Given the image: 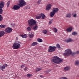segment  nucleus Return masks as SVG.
Segmentation results:
<instances>
[{
    "mask_svg": "<svg viewBox=\"0 0 79 79\" xmlns=\"http://www.w3.org/2000/svg\"><path fill=\"white\" fill-rule=\"evenodd\" d=\"M16 40H18V38L16 37Z\"/></svg>",
    "mask_w": 79,
    "mask_h": 79,
    "instance_id": "obj_50",
    "label": "nucleus"
},
{
    "mask_svg": "<svg viewBox=\"0 0 79 79\" xmlns=\"http://www.w3.org/2000/svg\"><path fill=\"white\" fill-rule=\"evenodd\" d=\"M28 36L30 38H33L34 36V34L31 33V34H29Z\"/></svg>",
    "mask_w": 79,
    "mask_h": 79,
    "instance_id": "obj_20",
    "label": "nucleus"
},
{
    "mask_svg": "<svg viewBox=\"0 0 79 79\" xmlns=\"http://www.w3.org/2000/svg\"><path fill=\"white\" fill-rule=\"evenodd\" d=\"M70 16H71V15L70 14Z\"/></svg>",
    "mask_w": 79,
    "mask_h": 79,
    "instance_id": "obj_53",
    "label": "nucleus"
},
{
    "mask_svg": "<svg viewBox=\"0 0 79 79\" xmlns=\"http://www.w3.org/2000/svg\"><path fill=\"white\" fill-rule=\"evenodd\" d=\"M52 61L53 63H56L57 64H60L63 62V59L55 56L53 57V59H52Z\"/></svg>",
    "mask_w": 79,
    "mask_h": 79,
    "instance_id": "obj_2",
    "label": "nucleus"
},
{
    "mask_svg": "<svg viewBox=\"0 0 79 79\" xmlns=\"http://www.w3.org/2000/svg\"><path fill=\"white\" fill-rule=\"evenodd\" d=\"M41 70H42V69L41 68H39V69H37L36 70V72H38L40 71H41Z\"/></svg>",
    "mask_w": 79,
    "mask_h": 79,
    "instance_id": "obj_30",
    "label": "nucleus"
},
{
    "mask_svg": "<svg viewBox=\"0 0 79 79\" xmlns=\"http://www.w3.org/2000/svg\"><path fill=\"white\" fill-rule=\"evenodd\" d=\"M56 48V47L55 46H49L48 49V52L52 53V52L55 51V48Z\"/></svg>",
    "mask_w": 79,
    "mask_h": 79,
    "instance_id": "obj_5",
    "label": "nucleus"
},
{
    "mask_svg": "<svg viewBox=\"0 0 79 79\" xmlns=\"http://www.w3.org/2000/svg\"><path fill=\"white\" fill-rule=\"evenodd\" d=\"M66 31L67 32H69V27L68 28H67L66 30Z\"/></svg>",
    "mask_w": 79,
    "mask_h": 79,
    "instance_id": "obj_38",
    "label": "nucleus"
},
{
    "mask_svg": "<svg viewBox=\"0 0 79 79\" xmlns=\"http://www.w3.org/2000/svg\"><path fill=\"white\" fill-rule=\"evenodd\" d=\"M2 71H3V69H2Z\"/></svg>",
    "mask_w": 79,
    "mask_h": 79,
    "instance_id": "obj_54",
    "label": "nucleus"
},
{
    "mask_svg": "<svg viewBox=\"0 0 79 79\" xmlns=\"http://www.w3.org/2000/svg\"><path fill=\"white\" fill-rule=\"evenodd\" d=\"M56 48H60V45L59 44H57L56 45Z\"/></svg>",
    "mask_w": 79,
    "mask_h": 79,
    "instance_id": "obj_22",
    "label": "nucleus"
},
{
    "mask_svg": "<svg viewBox=\"0 0 79 79\" xmlns=\"http://www.w3.org/2000/svg\"><path fill=\"white\" fill-rule=\"evenodd\" d=\"M72 34L73 35H77V32L76 31H74L73 32Z\"/></svg>",
    "mask_w": 79,
    "mask_h": 79,
    "instance_id": "obj_21",
    "label": "nucleus"
},
{
    "mask_svg": "<svg viewBox=\"0 0 79 79\" xmlns=\"http://www.w3.org/2000/svg\"><path fill=\"white\" fill-rule=\"evenodd\" d=\"M41 18V15L40 16H38L36 17V18H37V19H40Z\"/></svg>",
    "mask_w": 79,
    "mask_h": 79,
    "instance_id": "obj_32",
    "label": "nucleus"
},
{
    "mask_svg": "<svg viewBox=\"0 0 79 79\" xmlns=\"http://www.w3.org/2000/svg\"><path fill=\"white\" fill-rule=\"evenodd\" d=\"M27 76L28 77H31V76H32V74H28L27 75Z\"/></svg>",
    "mask_w": 79,
    "mask_h": 79,
    "instance_id": "obj_33",
    "label": "nucleus"
},
{
    "mask_svg": "<svg viewBox=\"0 0 79 79\" xmlns=\"http://www.w3.org/2000/svg\"><path fill=\"white\" fill-rule=\"evenodd\" d=\"M32 27H31L30 26L28 27L27 28V31H31V30H32Z\"/></svg>",
    "mask_w": 79,
    "mask_h": 79,
    "instance_id": "obj_15",
    "label": "nucleus"
},
{
    "mask_svg": "<svg viewBox=\"0 0 79 79\" xmlns=\"http://www.w3.org/2000/svg\"><path fill=\"white\" fill-rule=\"evenodd\" d=\"M28 24L29 26L31 27H32L34 26L32 28V29L34 30V31H36L38 28V26L37 25V23L36 22V21L33 19H31L29 20L28 21Z\"/></svg>",
    "mask_w": 79,
    "mask_h": 79,
    "instance_id": "obj_1",
    "label": "nucleus"
},
{
    "mask_svg": "<svg viewBox=\"0 0 79 79\" xmlns=\"http://www.w3.org/2000/svg\"><path fill=\"white\" fill-rule=\"evenodd\" d=\"M43 34H46L47 33V31L45 30H43Z\"/></svg>",
    "mask_w": 79,
    "mask_h": 79,
    "instance_id": "obj_23",
    "label": "nucleus"
},
{
    "mask_svg": "<svg viewBox=\"0 0 79 79\" xmlns=\"http://www.w3.org/2000/svg\"><path fill=\"white\" fill-rule=\"evenodd\" d=\"M2 69V66H0V69Z\"/></svg>",
    "mask_w": 79,
    "mask_h": 79,
    "instance_id": "obj_51",
    "label": "nucleus"
},
{
    "mask_svg": "<svg viewBox=\"0 0 79 79\" xmlns=\"http://www.w3.org/2000/svg\"><path fill=\"white\" fill-rule=\"evenodd\" d=\"M52 11L55 13H57V12L59 11V10L58 9V8H54L52 9Z\"/></svg>",
    "mask_w": 79,
    "mask_h": 79,
    "instance_id": "obj_13",
    "label": "nucleus"
},
{
    "mask_svg": "<svg viewBox=\"0 0 79 79\" xmlns=\"http://www.w3.org/2000/svg\"><path fill=\"white\" fill-rule=\"evenodd\" d=\"M25 66L24 65H22L21 66V68H24V67Z\"/></svg>",
    "mask_w": 79,
    "mask_h": 79,
    "instance_id": "obj_43",
    "label": "nucleus"
},
{
    "mask_svg": "<svg viewBox=\"0 0 79 79\" xmlns=\"http://www.w3.org/2000/svg\"><path fill=\"white\" fill-rule=\"evenodd\" d=\"M76 15H77L76 14H74V15L73 16V17H76Z\"/></svg>",
    "mask_w": 79,
    "mask_h": 79,
    "instance_id": "obj_44",
    "label": "nucleus"
},
{
    "mask_svg": "<svg viewBox=\"0 0 79 79\" xmlns=\"http://www.w3.org/2000/svg\"><path fill=\"white\" fill-rule=\"evenodd\" d=\"M20 8V6H18V5H15L14 6V7L12 9L14 10H18Z\"/></svg>",
    "mask_w": 79,
    "mask_h": 79,
    "instance_id": "obj_10",
    "label": "nucleus"
},
{
    "mask_svg": "<svg viewBox=\"0 0 79 79\" xmlns=\"http://www.w3.org/2000/svg\"><path fill=\"white\" fill-rule=\"evenodd\" d=\"M26 5V2L24 0H19V6L20 7H23Z\"/></svg>",
    "mask_w": 79,
    "mask_h": 79,
    "instance_id": "obj_4",
    "label": "nucleus"
},
{
    "mask_svg": "<svg viewBox=\"0 0 79 79\" xmlns=\"http://www.w3.org/2000/svg\"><path fill=\"white\" fill-rule=\"evenodd\" d=\"M47 70L48 72V73H49V72H50V71H51V70H50V69L48 70Z\"/></svg>",
    "mask_w": 79,
    "mask_h": 79,
    "instance_id": "obj_46",
    "label": "nucleus"
},
{
    "mask_svg": "<svg viewBox=\"0 0 79 79\" xmlns=\"http://www.w3.org/2000/svg\"><path fill=\"white\" fill-rule=\"evenodd\" d=\"M79 64V60H77L75 62V65H77Z\"/></svg>",
    "mask_w": 79,
    "mask_h": 79,
    "instance_id": "obj_28",
    "label": "nucleus"
},
{
    "mask_svg": "<svg viewBox=\"0 0 79 79\" xmlns=\"http://www.w3.org/2000/svg\"><path fill=\"white\" fill-rule=\"evenodd\" d=\"M60 79H68V78L63 77H62L60 78Z\"/></svg>",
    "mask_w": 79,
    "mask_h": 79,
    "instance_id": "obj_31",
    "label": "nucleus"
},
{
    "mask_svg": "<svg viewBox=\"0 0 79 79\" xmlns=\"http://www.w3.org/2000/svg\"><path fill=\"white\" fill-rule=\"evenodd\" d=\"M24 70H27V67H25V69H24Z\"/></svg>",
    "mask_w": 79,
    "mask_h": 79,
    "instance_id": "obj_42",
    "label": "nucleus"
},
{
    "mask_svg": "<svg viewBox=\"0 0 79 79\" xmlns=\"http://www.w3.org/2000/svg\"><path fill=\"white\" fill-rule=\"evenodd\" d=\"M69 67H66L64 68V71H68L69 70Z\"/></svg>",
    "mask_w": 79,
    "mask_h": 79,
    "instance_id": "obj_18",
    "label": "nucleus"
},
{
    "mask_svg": "<svg viewBox=\"0 0 79 79\" xmlns=\"http://www.w3.org/2000/svg\"><path fill=\"white\" fill-rule=\"evenodd\" d=\"M40 77H42V76L40 75Z\"/></svg>",
    "mask_w": 79,
    "mask_h": 79,
    "instance_id": "obj_52",
    "label": "nucleus"
},
{
    "mask_svg": "<svg viewBox=\"0 0 79 79\" xmlns=\"http://www.w3.org/2000/svg\"><path fill=\"white\" fill-rule=\"evenodd\" d=\"M73 27L72 26H70L69 27V32L71 31L72 30H73Z\"/></svg>",
    "mask_w": 79,
    "mask_h": 79,
    "instance_id": "obj_25",
    "label": "nucleus"
},
{
    "mask_svg": "<svg viewBox=\"0 0 79 79\" xmlns=\"http://www.w3.org/2000/svg\"><path fill=\"white\" fill-rule=\"evenodd\" d=\"M13 31V29L11 28L7 27L6 28L5 32L7 33H10V32H11V31Z\"/></svg>",
    "mask_w": 79,
    "mask_h": 79,
    "instance_id": "obj_9",
    "label": "nucleus"
},
{
    "mask_svg": "<svg viewBox=\"0 0 79 79\" xmlns=\"http://www.w3.org/2000/svg\"><path fill=\"white\" fill-rule=\"evenodd\" d=\"M57 31H58V30L56 28H54V31L55 33H56V32H57Z\"/></svg>",
    "mask_w": 79,
    "mask_h": 79,
    "instance_id": "obj_27",
    "label": "nucleus"
},
{
    "mask_svg": "<svg viewBox=\"0 0 79 79\" xmlns=\"http://www.w3.org/2000/svg\"><path fill=\"white\" fill-rule=\"evenodd\" d=\"M3 13V10L2 9H0V15L2 14Z\"/></svg>",
    "mask_w": 79,
    "mask_h": 79,
    "instance_id": "obj_35",
    "label": "nucleus"
},
{
    "mask_svg": "<svg viewBox=\"0 0 79 79\" xmlns=\"http://www.w3.org/2000/svg\"><path fill=\"white\" fill-rule=\"evenodd\" d=\"M5 6V3L3 1H1L0 2V9H2V8L4 7Z\"/></svg>",
    "mask_w": 79,
    "mask_h": 79,
    "instance_id": "obj_11",
    "label": "nucleus"
},
{
    "mask_svg": "<svg viewBox=\"0 0 79 79\" xmlns=\"http://www.w3.org/2000/svg\"><path fill=\"white\" fill-rule=\"evenodd\" d=\"M5 32L4 31H0V37H2L5 35Z\"/></svg>",
    "mask_w": 79,
    "mask_h": 79,
    "instance_id": "obj_12",
    "label": "nucleus"
},
{
    "mask_svg": "<svg viewBox=\"0 0 79 79\" xmlns=\"http://www.w3.org/2000/svg\"><path fill=\"white\" fill-rule=\"evenodd\" d=\"M11 25H12V26L13 27H14V26H15V24H11Z\"/></svg>",
    "mask_w": 79,
    "mask_h": 79,
    "instance_id": "obj_48",
    "label": "nucleus"
},
{
    "mask_svg": "<svg viewBox=\"0 0 79 79\" xmlns=\"http://www.w3.org/2000/svg\"><path fill=\"white\" fill-rule=\"evenodd\" d=\"M55 14V13L53 11H52L50 13V16H51V17H53Z\"/></svg>",
    "mask_w": 79,
    "mask_h": 79,
    "instance_id": "obj_14",
    "label": "nucleus"
},
{
    "mask_svg": "<svg viewBox=\"0 0 79 79\" xmlns=\"http://www.w3.org/2000/svg\"><path fill=\"white\" fill-rule=\"evenodd\" d=\"M5 66H6V67H7V66H8V65H7V64H5Z\"/></svg>",
    "mask_w": 79,
    "mask_h": 79,
    "instance_id": "obj_49",
    "label": "nucleus"
},
{
    "mask_svg": "<svg viewBox=\"0 0 79 79\" xmlns=\"http://www.w3.org/2000/svg\"><path fill=\"white\" fill-rule=\"evenodd\" d=\"M0 27L1 28H5V25H0Z\"/></svg>",
    "mask_w": 79,
    "mask_h": 79,
    "instance_id": "obj_26",
    "label": "nucleus"
},
{
    "mask_svg": "<svg viewBox=\"0 0 79 79\" xmlns=\"http://www.w3.org/2000/svg\"><path fill=\"white\" fill-rule=\"evenodd\" d=\"M41 2V0H39L37 2V4L38 5H39L40 3V2Z\"/></svg>",
    "mask_w": 79,
    "mask_h": 79,
    "instance_id": "obj_37",
    "label": "nucleus"
},
{
    "mask_svg": "<svg viewBox=\"0 0 79 79\" xmlns=\"http://www.w3.org/2000/svg\"><path fill=\"white\" fill-rule=\"evenodd\" d=\"M73 41V40L71 39H69V42H72Z\"/></svg>",
    "mask_w": 79,
    "mask_h": 79,
    "instance_id": "obj_40",
    "label": "nucleus"
},
{
    "mask_svg": "<svg viewBox=\"0 0 79 79\" xmlns=\"http://www.w3.org/2000/svg\"><path fill=\"white\" fill-rule=\"evenodd\" d=\"M20 36H21L23 38H26L27 37V35H26V34L20 35Z\"/></svg>",
    "mask_w": 79,
    "mask_h": 79,
    "instance_id": "obj_17",
    "label": "nucleus"
},
{
    "mask_svg": "<svg viewBox=\"0 0 79 79\" xmlns=\"http://www.w3.org/2000/svg\"><path fill=\"white\" fill-rule=\"evenodd\" d=\"M10 1H9L7 2V7H8L10 6Z\"/></svg>",
    "mask_w": 79,
    "mask_h": 79,
    "instance_id": "obj_34",
    "label": "nucleus"
},
{
    "mask_svg": "<svg viewBox=\"0 0 79 79\" xmlns=\"http://www.w3.org/2000/svg\"><path fill=\"white\" fill-rule=\"evenodd\" d=\"M37 41L39 42H42L43 40L41 39L38 38L37 40Z\"/></svg>",
    "mask_w": 79,
    "mask_h": 79,
    "instance_id": "obj_24",
    "label": "nucleus"
},
{
    "mask_svg": "<svg viewBox=\"0 0 79 79\" xmlns=\"http://www.w3.org/2000/svg\"><path fill=\"white\" fill-rule=\"evenodd\" d=\"M49 23H50V24H52V21H50L49 22Z\"/></svg>",
    "mask_w": 79,
    "mask_h": 79,
    "instance_id": "obj_45",
    "label": "nucleus"
},
{
    "mask_svg": "<svg viewBox=\"0 0 79 79\" xmlns=\"http://www.w3.org/2000/svg\"><path fill=\"white\" fill-rule=\"evenodd\" d=\"M21 43L18 42L16 43H14L13 45L12 48L14 49H18L21 47Z\"/></svg>",
    "mask_w": 79,
    "mask_h": 79,
    "instance_id": "obj_3",
    "label": "nucleus"
},
{
    "mask_svg": "<svg viewBox=\"0 0 79 79\" xmlns=\"http://www.w3.org/2000/svg\"><path fill=\"white\" fill-rule=\"evenodd\" d=\"M41 16L42 17V19H44V18H45V15L44 14H41Z\"/></svg>",
    "mask_w": 79,
    "mask_h": 79,
    "instance_id": "obj_19",
    "label": "nucleus"
},
{
    "mask_svg": "<svg viewBox=\"0 0 79 79\" xmlns=\"http://www.w3.org/2000/svg\"><path fill=\"white\" fill-rule=\"evenodd\" d=\"M37 45V43L36 42H34L31 44V46H35V45Z\"/></svg>",
    "mask_w": 79,
    "mask_h": 79,
    "instance_id": "obj_16",
    "label": "nucleus"
},
{
    "mask_svg": "<svg viewBox=\"0 0 79 79\" xmlns=\"http://www.w3.org/2000/svg\"><path fill=\"white\" fill-rule=\"evenodd\" d=\"M65 41L67 43H68V42H69V39L68 40H65Z\"/></svg>",
    "mask_w": 79,
    "mask_h": 79,
    "instance_id": "obj_39",
    "label": "nucleus"
},
{
    "mask_svg": "<svg viewBox=\"0 0 79 79\" xmlns=\"http://www.w3.org/2000/svg\"><path fill=\"white\" fill-rule=\"evenodd\" d=\"M51 7L52 5L51 4H48L46 7V11H49V10H51Z\"/></svg>",
    "mask_w": 79,
    "mask_h": 79,
    "instance_id": "obj_8",
    "label": "nucleus"
},
{
    "mask_svg": "<svg viewBox=\"0 0 79 79\" xmlns=\"http://www.w3.org/2000/svg\"><path fill=\"white\" fill-rule=\"evenodd\" d=\"M66 52H64L63 54L64 56H68L69 55V49H66L65 50Z\"/></svg>",
    "mask_w": 79,
    "mask_h": 79,
    "instance_id": "obj_7",
    "label": "nucleus"
},
{
    "mask_svg": "<svg viewBox=\"0 0 79 79\" xmlns=\"http://www.w3.org/2000/svg\"><path fill=\"white\" fill-rule=\"evenodd\" d=\"M69 54L72 56H74L76 54H79V50H78L76 52L72 53L71 50L69 49Z\"/></svg>",
    "mask_w": 79,
    "mask_h": 79,
    "instance_id": "obj_6",
    "label": "nucleus"
},
{
    "mask_svg": "<svg viewBox=\"0 0 79 79\" xmlns=\"http://www.w3.org/2000/svg\"><path fill=\"white\" fill-rule=\"evenodd\" d=\"M67 18H69V15H67Z\"/></svg>",
    "mask_w": 79,
    "mask_h": 79,
    "instance_id": "obj_47",
    "label": "nucleus"
},
{
    "mask_svg": "<svg viewBox=\"0 0 79 79\" xmlns=\"http://www.w3.org/2000/svg\"><path fill=\"white\" fill-rule=\"evenodd\" d=\"M44 73H45L46 74H48L49 73V72H48L47 70L44 71Z\"/></svg>",
    "mask_w": 79,
    "mask_h": 79,
    "instance_id": "obj_41",
    "label": "nucleus"
},
{
    "mask_svg": "<svg viewBox=\"0 0 79 79\" xmlns=\"http://www.w3.org/2000/svg\"><path fill=\"white\" fill-rule=\"evenodd\" d=\"M2 20H3V17L1 15H0V22L2 21Z\"/></svg>",
    "mask_w": 79,
    "mask_h": 79,
    "instance_id": "obj_29",
    "label": "nucleus"
},
{
    "mask_svg": "<svg viewBox=\"0 0 79 79\" xmlns=\"http://www.w3.org/2000/svg\"><path fill=\"white\" fill-rule=\"evenodd\" d=\"M5 65H3L2 66V68L1 69H5Z\"/></svg>",
    "mask_w": 79,
    "mask_h": 79,
    "instance_id": "obj_36",
    "label": "nucleus"
}]
</instances>
